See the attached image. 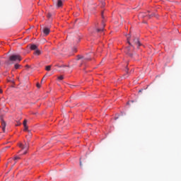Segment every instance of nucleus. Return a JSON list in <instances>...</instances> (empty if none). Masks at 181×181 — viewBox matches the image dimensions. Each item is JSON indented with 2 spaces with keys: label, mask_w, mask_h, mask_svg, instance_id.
Here are the masks:
<instances>
[{
  "label": "nucleus",
  "mask_w": 181,
  "mask_h": 181,
  "mask_svg": "<svg viewBox=\"0 0 181 181\" xmlns=\"http://www.w3.org/2000/svg\"><path fill=\"white\" fill-rule=\"evenodd\" d=\"M28 136L30 138V136H32V133L29 132L28 133Z\"/></svg>",
  "instance_id": "21"
},
{
  "label": "nucleus",
  "mask_w": 181,
  "mask_h": 181,
  "mask_svg": "<svg viewBox=\"0 0 181 181\" xmlns=\"http://www.w3.org/2000/svg\"><path fill=\"white\" fill-rule=\"evenodd\" d=\"M57 6V8H62V6H63V1L62 0H58Z\"/></svg>",
  "instance_id": "6"
},
{
  "label": "nucleus",
  "mask_w": 181,
  "mask_h": 181,
  "mask_svg": "<svg viewBox=\"0 0 181 181\" xmlns=\"http://www.w3.org/2000/svg\"><path fill=\"white\" fill-rule=\"evenodd\" d=\"M25 67H28V68H29L30 66H29V65H26V66H25Z\"/></svg>",
  "instance_id": "27"
},
{
  "label": "nucleus",
  "mask_w": 181,
  "mask_h": 181,
  "mask_svg": "<svg viewBox=\"0 0 181 181\" xmlns=\"http://www.w3.org/2000/svg\"><path fill=\"white\" fill-rule=\"evenodd\" d=\"M133 44L134 46L137 47V49L139 48V46H141V42H139V40L138 37H133Z\"/></svg>",
  "instance_id": "2"
},
{
  "label": "nucleus",
  "mask_w": 181,
  "mask_h": 181,
  "mask_svg": "<svg viewBox=\"0 0 181 181\" xmlns=\"http://www.w3.org/2000/svg\"><path fill=\"white\" fill-rule=\"evenodd\" d=\"M63 78H64L63 76H60L58 77V80H63Z\"/></svg>",
  "instance_id": "16"
},
{
  "label": "nucleus",
  "mask_w": 181,
  "mask_h": 181,
  "mask_svg": "<svg viewBox=\"0 0 181 181\" xmlns=\"http://www.w3.org/2000/svg\"><path fill=\"white\" fill-rule=\"evenodd\" d=\"M19 146H20V148H21V149H29L28 144H25V145L20 144Z\"/></svg>",
  "instance_id": "3"
},
{
  "label": "nucleus",
  "mask_w": 181,
  "mask_h": 181,
  "mask_svg": "<svg viewBox=\"0 0 181 181\" xmlns=\"http://www.w3.org/2000/svg\"><path fill=\"white\" fill-rule=\"evenodd\" d=\"M18 159H21V158L19 156H16L14 158V160H18Z\"/></svg>",
  "instance_id": "17"
},
{
  "label": "nucleus",
  "mask_w": 181,
  "mask_h": 181,
  "mask_svg": "<svg viewBox=\"0 0 181 181\" xmlns=\"http://www.w3.org/2000/svg\"><path fill=\"white\" fill-rule=\"evenodd\" d=\"M1 127L3 132H5V128H6V122H5L4 120L1 121Z\"/></svg>",
  "instance_id": "5"
},
{
  "label": "nucleus",
  "mask_w": 181,
  "mask_h": 181,
  "mask_svg": "<svg viewBox=\"0 0 181 181\" xmlns=\"http://www.w3.org/2000/svg\"><path fill=\"white\" fill-rule=\"evenodd\" d=\"M0 94H2V89H0Z\"/></svg>",
  "instance_id": "25"
},
{
  "label": "nucleus",
  "mask_w": 181,
  "mask_h": 181,
  "mask_svg": "<svg viewBox=\"0 0 181 181\" xmlns=\"http://www.w3.org/2000/svg\"><path fill=\"white\" fill-rule=\"evenodd\" d=\"M142 90H143L142 89L139 90V93H142Z\"/></svg>",
  "instance_id": "26"
},
{
  "label": "nucleus",
  "mask_w": 181,
  "mask_h": 181,
  "mask_svg": "<svg viewBox=\"0 0 181 181\" xmlns=\"http://www.w3.org/2000/svg\"><path fill=\"white\" fill-rule=\"evenodd\" d=\"M10 62H21L22 60V57L19 55H11L9 57Z\"/></svg>",
  "instance_id": "1"
},
{
  "label": "nucleus",
  "mask_w": 181,
  "mask_h": 181,
  "mask_svg": "<svg viewBox=\"0 0 181 181\" xmlns=\"http://www.w3.org/2000/svg\"><path fill=\"white\" fill-rule=\"evenodd\" d=\"M84 60H90V58H84V59H83V61H84Z\"/></svg>",
  "instance_id": "22"
},
{
  "label": "nucleus",
  "mask_w": 181,
  "mask_h": 181,
  "mask_svg": "<svg viewBox=\"0 0 181 181\" xmlns=\"http://www.w3.org/2000/svg\"><path fill=\"white\" fill-rule=\"evenodd\" d=\"M151 15H148V17L150 18Z\"/></svg>",
  "instance_id": "30"
},
{
  "label": "nucleus",
  "mask_w": 181,
  "mask_h": 181,
  "mask_svg": "<svg viewBox=\"0 0 181 181\" xmlns=\"http://www.w3.org/2000/svg\"><path fill=\"white\" fill-rule=\"evenodd\" d=\"M19 125H21V122H18L16 126L18 127Z\"/></svg>",
  "instance_id": "23"
},
{
  "label": "nucleus",
  "mask_w": 181,
  "mask_h": 181,
  "mask_svg": "<svg viewBox=\"0 0 181 181\" xmlns=\"http://www.w3.org/2000/svg\"><path fill=\"white\" fill-rule=\"evenodd\" d=\"M14 67H15L16 69H19V67H21V65H19L18 64H16Z\"/></svg>",
  "instance_id": "13"
},
{
  "label": "nucleus",
  "mask_w": 181,
  "mask_h": 181,
  "mask_svg": "<svg viewBox=\"0 0 181 181\" xmlns=\"http://www.w3.org/2000/svg\"><path fill=\"white\" fill-rule=\"evenodd\" d=\"M28 124V120L25 119L23 121V125H24V131H28V125L26 124Z\"/></svg>",
  "instance_id": "7"
},
{
  "label": "nucleus",
  "mask_w": 181,
  "mask_h": 181,
  "mask_svg": "<svg viewBox=\"0 0 181 181\" xmlns=\"http://www.w3.org/2000/svg\"><path fill=\"white\" fill-rule=\"evenodd\" d=\"M129 52H130L129 47H127L126 48V53H127V54L129 56H132V54L129 53Z\"/></svg>",
  "instance_id": "9"
},
{
  "label": "nucleus",
  "mask_w": 181,
  "mask_h": 181,
  "mask_svg": "<svg viewBox=\"0 0 181 181\" xmlns=\"http://www.w3.org/2000/svg\"><path fill=\"white\" fill-rule=\"evenodd\" d=\"M0 66H1V61H0Z\"/></svg>",
  "instance_id": "32"
},
{
  "label": "nucleus",
  "mask_w": 181,
  "mask_h": 181,
  "mask_svg": "<svg viewBox=\"0 0 181 181\" xmlns=\"http://www.w3.org/2000/svg\"><path fill=\"white\" fill-rule=\"evenodd\" d=\"M37 88H40V85L39 83H37Z\"/></svg>",
  "instance_id": "20"
},
{
  "label": "nucleus",
  "mask_w": 181,
  "mask_h": 181,
  "mask_svg": "<svg viewBox=\"0 0 181 181\" xmlns=\"http://www.w3.org/2000/svg\"><path fill=\"white\" fill-rule=\"evenodd\" d=\"M70 88H74V85H69Z\"/></svg>",
  "instance_id": "18"
},
{
  "label": "nucleus",
  "mask_w": 181,
  "mask_h": 181,
  "mask_svg": "<svg viewBox=\"0 0 181 181\" xmlns=\"http://www.w3.org/2000/svg\"><path fill=\"white\" fill-rule=\"evenodd\" d=\"M74 52L76 53L77 52V48L74 47Z\"/></svg>",
  "instance_id": "19"
},
{
  "label": "nucleus",
  "mask_w": 181,
  "mask_h": 181,
  "mask_svg": "<svg viewBox=\"0 0 181 181\" xmlns=\"http://www.w3.org/2000/svg\"><path fill=\"white\" fill-rule=\"evenodd\" d=\"M140 15H141V16H143L142 13H141V14H140Z\"/></svg>",
  "instance_id": "29"
},
{
  "label": "nucleus",
  "mask_w": 181,
  "mask_h": 181,
  "mask_svg": "<svg viewBox=\"0 0 181 181\" xmlns=\"http://www.w3.org/2000/svg\"><path fill=\"white\" fill-rule=\"evenodd\" d=\"M34 54L39 56L40 54V50L37 49L35 51Z\"/></svg>",
  "instance_id": "11"
},
{
  "label": "nucleus",
  "mask_w": 181,
  "mask_h": 181,
  "mask_svg": "<svg viewBox=\"0 0 181 181\" xmlns=\"http://www.w3.org/2000/svg\"><path fill=\"white\" fill-rule=\"evenodd\" d=\"M80 166H83V164H81V160H80Z\"/></svg>",
  "instance_id": "24"
},
{
  "label": "nucleus",
  "mask_w": 181,
  "mask_h": 181,
  "mask_svg": "<svg viewBox=\"0 0 181 181\" xmlns=\"http://www.w3.org/2000/svg\"><path fill=\"white\" fill-rule=\"evenodd\" d=\"M42 32H43V33H45V35L46 36H47V35H49V33H50V29H49L47 28H43Z\"/></svg>",
  "instance_id": "4"
},
{
  "label": "nucleus",
  "mask_w": 181,
  "mask_h": 181,
  "mask_svg": "<svg viewBox=\"0 0 181 181\" xmlns=\"http://www.w3.org/2000/svg\"><path fill=\"white\" fill-rule=\"evenodd\" d=\"M30 49H31V50H37V45H32L30 46Z\"/></svg>",
  "instance_id": "8"
},
{
  "label": "nucleus",
  "mask_w": 181,
  "mask_h": 181,
  "mask_svg": "<svg viewBox=\"0 0 181 181\" xmlns=\"http://www.w3.org/2000/svg\"><path fill=\"white\" fill-rule=\"evenodd\" d=\"M84 57H83V56L81 55H78V58L77 60H81V59H83Z\"/></svg>",
  "instance_id": "15"
},
{
  "label": "nucleus",
  "mask_w": 181,
  "mask_h": 181,
  "mask_svg": "<svg viewBox=\"0 0 181 181\" xmlns=\"http://www.w3.org/2000/svg\"><path fill=\"white\" fill-rule=\"evenodd\" d=\"M51 69H52V65H49L45 67V70H47V71H50Z\"/></svg>",
  "instance_id": "10"
},
{
  "label": "nucleus",
  "mask_w": 181,
  "mask_h": 181,
  "mask_svg": "<svg viewBox=\"0 0 181 181\" xmlns=\"http://www.w3.org/2000/svg\"><path fill=\"white\" fill-rule=\"evenodd\" d=\"M103 28H104V26H105V24H103Z\"/></svg>",
  "instance_id": "28"
},
{
  "label": "nucleus",
  "mask_w": 181,
  "mask_h": 181,
  "mask_svg": "<svg viewBox=\"0 0 181 181\" xmlns=\"http://www.w3.org/2000/svg\"><path fill=\"white\" fill-rule=\"evenodd\" d=\"M26 153V152H24V155Z\"/></svg>",
  "instance_id": "31"
},
{
  "label": "nucleus",
  "mask_w": 181,
  "mask_h": 181,
  "mask_svg": "<svg viewBox=\"0 0 181 181\" xmlns=\"http://www.w3.org/2000/svg\"><path fill=\"white\" fill-rule=\"evenodd\" d=\"M96 30H97V32H103L104 30V28H97Z\"/></svg>",
  "instance_id": "12"
},
{
  "label": "nucleus",
  "mask_w": 181,
  "mask_h": 181,
  "mask_svg": "<svg viewBox=\"0 0 181 181\" xmlns=\"http://www.w3.org/2000/svg\"><path fill=\"white\" fill-rule=\"evenodd\" d=\"M127 42L130 46H132V45H131V42H129V35H127Z\"/></svg>",
  "instance_id": "14"
}]
</instances>
